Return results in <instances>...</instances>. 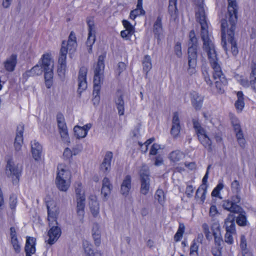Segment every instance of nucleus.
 Returning a JSON list of instances; mask_svg holds the SVG:
<instances>
[{
	"label": "nucleus",
	"mask_w": 256,
	"mask_h": 256,
	"mask_svg": "<svg viewBox=\"0 0 256 256\" xmlns=\"http://www.w3.org/2000/svg\"><path fill=\"white\" fill-rule=\"evenodd\" d=\"M140 180V192L144 195H146L150 188V172L146 166H142L139 172Z\"/></svg>",
	"instance_id": "nucleus-6"
},
{
	"label": "nucleus",
	"mask_w": 256,
	"mask_h": 256,
	"mask_svg": "<svg viewBox=\"0 0 256 256\" xmlns=\"http://www.w3.org/2000/svg\"><path fill=\"white\" fill-rule=\"evenodd\" d=\"M83 246L85 252L88 256H102V254L100 252H94L92 249V246L88 241L83 242Z\"/></svg>",
	"instance_id": "nucleus-33"
},
{
	"label": "nucleus",
	"mask_w": 256,
	"mask_h": 256,
	"mask_svg": "<svg viewBox=\"0 0 256 256\" xmlns=\"http://www.w3.org/2000/svg\"><path fill=\"white\" fill-rule=\"evenodd\" d=\"M24 130V124H19L17 127L16 136L14 142V146L16 151L20 150L23 144V133Z\"/></svg>",
	"instance_id": "nucleus-16"
},
{
	"label": "nucleus",
	"mask_w": 256,
	"mask_h": 256,
	"mask_svg": "<svg viewBox=\"0 0 256 256\" xmlns=\"http://www.w3.org/2000/svg\"><path fill=\"white\" fill-rule=\"evenodd\" d=\"M154 198L160 204H162L165 201V196L164 191L162 190L158 189L155 194Z\"/></svg>",
	"instance_id": "nucleus-46"
},
{
	"label": "nucleus",
	"mask_w": 256,
	"mask_h": 256,
	"mask_svg": "<svg viewBox=\"0 0 256 256\" xmlns=\"http://www.w3.org/2000/svg\"><path fill=\"white\" fill-rule=\"evenodd\" d=\"M11 244L12 247L16 254H18L20 252V246L18 243V238L11 240Z\"/></svg>",
	"instance_id": "nucleus-54"
},
{
	"label": "nucleus",
	"mask_w": 256,
	"mask_h": 256,
	"mask_svg": "<svg viewBox=\"0 0 256 256\" xmlns=\"http://www.w3.org/2000/svg\"><path fill=\"white\" fill-rule=\"evenodd\" d=\"M183 156L184 154L182 152L178 150H176L170 153L169 158L171 161L176 162L180 161Z\"/></svg>",
	"instance_id": "nucleus-42"
},
{
	"label": "nucleus",
	"mask_w": 256,
	"mask_h": 256,
	"mask_svg": "<svg viewBox=\"0 0 256 256\" xmlns=\"http://www.w3.org/2000/svg\"><path fill=\"white\" fill-rule=\"evenodd\" d=\"M192 123L194 128L196 130L197 135L198 134L204 132L206 131L201 126L200 123L198 121L194 120H192Z\"/></svg>",
	"instance_id": "nucleus-50"
},
{
	"label": "nucleus",
	"mask_w": 256,
	"mask_h": 256,
	"mask_svg": "<svg viewBox=\"0 0 256 256\" xmlns=\"http://www.w3.org/2000/svg\"><path fill=\"white\" fill-rule=\"evenodd\" d=\"M122 24L126 28V30L134 32V28L128 21L126 20H123Z\"/></svg>",
	"instance_id": "nucleus-63"
},
{
	"label": "nucleus",
	"mask_w": 256,
	"mask_h": 256,
	"mask_svg": "<svg viewBox=\"0 0 256 256\" xmlns=\"http://www.w3.org/2000/svg\"><path fill=\"white\" fill-rule=\"evenodd\" d=\"M181 126L178 112H174L173 114L172 120V126L170 130V134L174 138H177L180 132Z\"/></svg>",
	"instance_id": "nucleus-14"
},
{
	"label": "nucleus",
	"mask_w": 256,
	"mask_h": 256,
	"mask_svg": "<svg viewBox=\"0 0 256 256\" xmlns=\"http://www.w3.org/2000/svg\"><path fill=\"white\" fill-rule=\"evenodd\" d=\"M47 209L48 214V220L49 222V226H50L51 225L54 224V223L57 225L58 222L56 219L59 213L58 208L56 206L50 208V206L47 205Z\"/></svg>",
	"instance_id": "nucleus-21"
},
{
	"label": "nucleus",
	"mask_w": 256,
	"mask_h": 256,
	"mask_svg": "<svg viewBox=\"0 0 256 256\" xmlns=\"http://www.w3.org/2000/svg\"><path fill=\"white\" fill-rule=\"evenodd\" d=\"M235 214H238V216L236 217V222L240 226H245L246 225V212L242 208L240 212H236Z\"/></svg>",
	"instance_id": "nucleus-40"
},
{
	"label": "nucleus",
	"mask_w": 256,
	"mask_h": 256,
	"mask_svg": "<svg viewBox=\"0 0 256 256\" xmlns=\"http://www.w3.org/2000/svg\"><path fill=\"white\" fill-rule=\"evenodd\" d=\"M22 170L21 165L16 164L11 160L8 161L6 172L8 177L12 178L13 184H16L18 183Z\"/></svg>",
	"instance_id": "nucleus-5"
},
{
	"label": "nucleus",
	"mask_w": 256,
	"mask_h": 256,
	"mask_svg": "<svg viewBox=\"0 0 256 256\" xmlns=\"http://www.w3.org/2000/svg\"><path fill=\"white\" fill-rule=\"evenodd\" d=\"M174 51L176 55L178 58H181L182 56L181 44L177 42L174 46Z\"/></svg>",
	"instance_id": "nucleus-53"
},
{
	"label": "nucleus",
	"mask_w": 256,
	"mask_h": 256,
	"mask_svg": "<svg viewBox=\"0 0 256 256\" xmlns=\"http://www.w3.org/2000/svg\"><path fill=\"white\" fill-rule=\"evenodd\" d=\"M56 120L60 136L63 140H66L68 138V132L62 114H58Z\"/></svg>",
	"instance_id": "nucleus-13"
},
{
	"label": "nucleus",
	"mask_w": 256,
	"mask_h": 256,
	"mask_svg": "<svg viewBox=\"0 0 256 256\" xmlns=\"http://www.w3.org/2000/svg\"><path fill=\"white\" fill-rule=\"evenodd\" d=\"M200 36L203 42V49L206 52L210 62L214 70V78L217 80L218 78H220L221 76H224L222 71L220 64H218V58L214 46L209 38L208 33L201 34Z\"/></svg>",
	"instance_id": "nucleus-2"
},
{
	"label": "nucleus",
	"mask_w": 256,
	"mask_h": 256,
	"mask_svg": "<svg viewBox=\"0 0 256 256\" xmlns=\"http://www.w3.org/2000/svg\"><path fill=\"white\" fill-rule=\"evenodd\" d=\"M112 188V185L110 184L109 179L107 178H104L102 180V194L106 198L107 196L110 193Z\"/></svg>",
	"instance_id": "nucleus-31"
},
{
	"label": "nucleus",
	"mask_w": 256,
	"mask_h": 256,
	"mask_svg": "<svg viewBox=\"0 0 256 256\" xmlns=\"http://www.w3.org/2000/svg\"><path fill=\"white\" fill-rule=\"evenodd\" d=\"M250 78L251 88L256 93V64L252 66V72Z\"/></svg>",
	"instance_id": "nucleus-38"
},
{
	"label": "nucleus",
	"mask_w": 256,
	"mask_h": 256,
	"mask_svg": "<svg viewBox=\"0 0 256 256\" xmlns=\"http://www.w3.org/2000/svg\"><path fill=\"white\" fill-rule=\"evenodd\" d=\"M218 213V210L216 206L212 205L210 208L209 214L210 216H214Z\"/></svg>",
	"instance_id": "nucleus-64"
},
{
	"label": "nucleus",
	"mask_w": 256,
	"mask_h": 256,
	"mask_svg": "<svg viewBox=\"0 0 256 256\" xmlns=\"http://www.w3.org/2000/svg\"><path fill=\"white\" fill-rule=\"evenodd\" d=\"M204 0H192L197 8L196 16V20L201 26L200 35L208 33V24L204 8Z\"/></svg>",
	"instance_id": "nucleus-4"
},
{
	"label": "nucleus",
	"mask_w": 256,
	"mask_h": 256,
	"mask_svg": "<svg viewBox=\"0 0 256 256\" xmlns=\"http://www.w3.org/2000/svg\"><path fill=\"white\" fill-rule=\"evenodd\" d=\"M188 72L192 75L196 73V68L198 58V39L194 31L192 30L189 33V40L188 42Z\"/></svg>",
	"instance_id": "nucleus-3"
},
{
	"label": "nucleus",
	"mask_w": 256,
	"mask_h": 256,
	"mask_svg": "<svg viewBox=\"0 0 256 256\" xmlns=\"http://www.w3.org/2000/svg\"><path fill=\"white\" fill-rule=\"evenodd\" d=\"M162 21V16H158L153 26V32L158 40H160L162 35L163 28Z\"/></svg>",
	"instance_id": "nucleus-22"
},
{
	"label": "nucleus",
	"mask_w": 256,
	"mask_h": 256,
	"mask_svg": "<svg viewBox=\"0 0 256 256\" xmlns=\"http://www.w3.org/2000/svg\"><path fill=\"white\" fill-rule=\"evenodd\" d=\"M31 148L32 157L36 160H38L40 158L42 152V146L38 142L34 140L31 143Z\"/></svg>",
	"instance_id": "nucleus-24"
},
{
	"label": "nucleus",
	"mask_w": 256,
	"mask_h": 256,
	"mask_svg": "<svg viewBox=\"0 0 256 256\" xmlns=\"http://www.w3.org/2000/svg\"><path fill=\"white\" fill-rule=\"evenodd\" d=\"M50 228L48 230V239L46 241L50 244L52 245L55 243L61 234V229L58 226V224L56 225L55 223L51 225Z\"/></svg>",
	"instance_id": "nucleus-12"
},
{
	"label": "nucleus",
	"mask_w": 256,
	"mask_h": 256,
	"mask_svg": "<svg viewBox=\"0 0 256 256\" xmlns=\"http://www.w3.org/2000/svg\"><path fill=\"white\" fill-rule=\"evenodd\" d=\"M36 240L33 237H27L24 250L26 256H31L36 252L35 245Z\"/></svg>",
	"instance_id": "nucleus-25"
},
{
	"label": "nucleus",
	"mask_w": 256,
	"mask_h": 256,
	"mask_svg": "<svg viewBox=\"0 0 256 256\" xmlns=\"http://www.w3.org/2000/svg\"><path fill=\"white\" fill-rule=\"evenodd\" d=\"M160 148V146L157 144H154L150 150V155H156L157 151Z\"/></svg>",
	"instance_id": "nucleus-61"
},
{
	"label": "nucleus",
	"mask_w": 256,
	"mask_h": 256,
	"mask_svg": "<svg viewBox=\"0 0 256 256\" xmlns=\"http://www.w3.org/2000/svg\"><path fill=\"white\" fill-rule=\"evenodd\" d=\"M74 135L78 139L85 138L86 136V132L84 128L78 126H76L74 128Z\"/></svg>",
	"instance_id": "nucleus-45"
},
{
	"label": "nucleus",
	"mask_w": 256,
	"mask_h": 256,
	"mask_svg": "<svg viewBox=\"0 0 256 256\" xmlns=\"http://www.w3.org/2000/svg\"><path fill=\"white\" fill-rule=\"evenodd\" d=\"M216 87L219 92L222 93L224 92V86L227 84V80L225 76H221L217 80H215Z\"/></svg>",
	"instance_id": "nucleus-36"
},
{
	"label": "nucleus",
	"mask_w": 256,
	"mask_h": 256,
	"mask_svg": "<svg viewBox=\"0 0 256 256\" xmlns=\"http://www.w3.org/2000/svg\"><path fill=\"white\" fill-rule=\"evenodd\" d=\"M87 69L85 67L80 68L78 76V92L80 97L82 92L87 88L86 82Z\"/></svg>",
	"instance_id": "nucleus-11"
},
{
	"label": "nucleus",
	"mask_w": 256,
	"mask_h": 256,
	"mask_svg": "<svg viewBox=\"0 0 256 256\" xmlns=\"http://www.w3.org/2000/svg\"><path fill=\"white\" fill-rule=\"evenodd\" d=\"M76 212L80 218H82L84 214L85 198H78L76 200Z\"/></svg>",
	"instance_id": "nucleus-34"
},
{
	"label": "nucleus",
	"mask_w": 256,
	"mask_h": 256,
	"mask_svg": "<svg viewBox=\"0 0 256 256\" xmlns=\"http://www.w3.org/2000/svg\"><path fill=\"white\" fill-rule=\"evenodd\" d=\"M106 54L104 53L98 56L96 67L94 70V84H100L102 82L104 68V60Z\"/></svg>",
	"instance_id": "nucleus-7"
},
{
	"label": "nucleus",
	"mask_w": 256,
	"mask_h": 256,
	"mask_svg": "<svg viewBox=\"0 0 256 256\" xmlns=\"http://www.w3.org/2000/svg\"><path fill=\"white\" fill-rule=\"evenodd\" d=\"M143 70L147 74L152 68V60L150 56L148 55L144 56L142 60Z\"/></svg>",
	"instance_id": "nucleus-44"
},
{
	"label": "nucleus",
	"mask_w": 256,
	"mask_h": 256,
	"mask_svg": "<svg viewBox=\"0 0 256 256\" xmlns=\"http://www.w3.org/2000/svg\"><path fill=\"white\" fill-rule=\"evenodd\" d=\"M63 156L64 158L68 160L70 162V159L72 158V150L68 148H66L63 153Z\"/></svg>",
	"instance_id": "nucleus-60"
},
{
	"label": "nucleus",
	"mask_w": 256,
	"mask_h": 256,
	"mask_svg": "<svg viewBox=\"0 0 256 256\" xmlns=\"http://www.w3.org/2000/svg\"><path fill=\"white\" fill-rule=\"evenodd\" d=\"M131 188V177L127 175L121 184L120 192L124 196H127Z\"/></svg>",
	"instance_id": "nucleus-29"
},
{
	"label": "nucleus",
	"mask_w": 256,
	"mask_h": 256,
	"mask_svg": "<svg viewBox=\"0 0 256 256\" xmlns=\"http://www.w3.org/2000/svg\"><path fill=\"white\" fill-rule=\"evenodd\" d=\"M190 96L192 106L196 110H200L202 106L204 96L194 91L190 94Z\"/></svg>",
	"instance_id": "nucleus-17"
},
{
	"label": "nucleus",
	"mask_w": 256,
	"mask_h": 256,
	"mask_svg": "<svg viewBox=\"0 0 256 256\" xmlns=\"http://www.w3.org/2000/svg\"><path fill=\"white\" fill-rule=\"evenodd\" d=\"M238 100L235 102V106L236 109L242 110L244 107V94L242 92H237Z\"/></svg>",
	"instance_id": "nucleus-43"
},
{
	"label": "nucleus",
	"mask_w": 256,
	"mask_h": 256,
	"mask_svg": "<svg viewBox=\"0 0 256 256\" xmlns=\"http://www.w3.org/2000/svg\"><path fill=\"white\" fill-rule=\"evenodd\" d=\"M116 108L120 116H122L124 114V102L122 95H120L117 97L115 100Z\"/></svg>",
	"instance_id": "nucleus-37"
},
{
	"label": "nucleus",
	"mask_w": 256,
	"mask_h": 256,
	"mask_svg": "<svg viewBox=\"0 0 256 256\" xmlns=\"http://www.w3.org/2000/svg\"><path fill=\"white\" fill-rule=\"evenodd\" d=\"M228 12L221 20L222 45L226 52L230 47L232 53L236 56L238 50L234 38L238 22V6L236 0H228Z\"/></svg>",
	"instance_id": "nucleus-1"
},
{
	"label": "nucleus",
	"mask_w": 256,
	"mask_h": 256,
	"mask_svg": "<svg viewBox=\"0 0 256 256\" xmlns=\"http://www.w3.org/2000/svg\"><path fill=\"white\" fill-rule=\"evenodd\" d=\"M207 182L208 179L204 177L202 180V184L196 191V198L200 197L199 193H202V196H200V200L202 202V203H203L206 199V190L208 188V185L206 184Z\"/></svg>",
	"instance_id": "nucleus-28"
},
{
	"label": "nucleus",
	"mask_w": 256,
	"mask_h": 256,
	"mask_svg": "<svg viewBox=\"0 0 256 256\" xmlns=\"http://www.w3.org/2000/svg\"><path fill=\"white\" fill-rule=\"evenodd\" d=\"M198 139L202 146L208 150L210 152H212V142L209 137L206 134V131L202 134H198Z\"/></svg>",
	"instance_id": "nucleus-23"
},
{
	"label": "nucleus",
	"mask_w": 256,
	"mask_h": 256,
	"mask_svg": "<svg viewBox=\"0 0 256 256\" xmlns=\"http://www.w3.org/2000/svg\"><path fill=\"white\" fill-rule=\"evenodd\" d=\"M134 34V32L126 30H122L120 32V36L122 38L128 39L130 36Z\"/></svg>",
	"instance_id": "nucleus-62"
},
{
	"label": "nucleus",
	"mask_w": 256,
	"mask_h": 256,
	"mask_svg": "<svg viewBox=\"0 0 256 256\" xmlns=\"http://www.w3.org/2000/svg\"><path fill=\"white\" fill-rule=\"evenodd\" d=\"M212 224L211 229L213 235H218L220 234V224L218 220H213Z\"/></svg>",
	"instance_id": "nucleus-48"
},
{
	"label": "nucleus",
	"mask_w": 256,
	"mask_h": 256,
	"mask_svg": "<svg viewBox=\"0 0 256 256\" xmlns=\"http://www.w3.org/2000/svg\"><path fill=\"white\" fill-rule=\"evenodd\" d=\"M56 184L57 188L61 191L66 192L70 186V182L63 179H56Z\"/></svg>",
	"instance_id": "nucleus-39"
},
{
	"label": "nucleus",
	"mask_w": 256,
	"mask_h": 256,
	"mask_svg": "<svg viewBox=\"0 0 256 256\" xmlns=\"http://www.w3.org/2000/svg\"><path fill=\"white\" fill-rule=\"evenodd\" d=\"M77 44L76 42V38L75 34L72 32L69 36L68 42L62 41V46L60 52H62V49L64 48L66 52V55L67 54L68 51L70 52H73L76 49Z\"/></svg>",
	"instance_id": "nucleus-10"
},
{
	"label": "nucleus",
	"mask_w": 256,
	"mask_h": 256,
	"mask_svg": "<svg viewBox=\"0 0 256 256\" xmlns=\"http://www.w3.org/2000/svg\"><path fill=\"white\" fill-rule=\"evenodd\" d=\"M231 122L234 131H236V130L239 129V128H240V122L236 118H232Z\"/></svg>",
	"instance_id": "nucleus-58"
},
{
	"label": "nucleus",
	"mask_w": 256,
	"mask_h": 256,
	"mask_svg": "<svg viewBox=\"0 0 256 256\" xmlns=\"http://www.w3.org/2000/svg\"><path fill=\"white\" fill-rule=\"evenodd\" d=\"M113 157V154L111 152H107L105 154L104 160L100 164V169L104 173H108L111 168V161Z\"/></svg>",
	"instance_id": "nucleus-18"
},
{
	"label": "nucleus",
	"mask_w": 256,
	"mask_h": 256,
	"mask_svg": "<svg viewBox=\"0 0 256 256\" xmlns=\"http://www.w3.org/2000/svg\"><path fill=\"white\" fill-rule=\"evenodd\" d=\"M31 69L36 76L42 74L44 71L43 65L42 64V58L41 60L39 62L38 64L36 65Z\"/></svg>",
	"instance_id": "nucleus-47"
},
{
	"label": "nucleus",
	"mask_w": 256,
	"mask_h": 256,
	"mask_svg": "<svg viewBox=\"0 0 256 256\" xmlns=\"http://www.w3.org/2000/svg\"><path fill=\"white\" fill-rule=\"evenodd\" d=\"M236 216L230 213L226 218L225 220V225H226V232H230V234H236V230L235 228V220Z\"/></svg>",
	"instance_id": "nucleus-20"
},
{
	"label": "nucleus",
	"mask_w": 256,
	"mask_h": 256,
	"mask_svg": "<svg viewBox=\"0 0 256 256\" xmlns=\"http://www.w3.org/2000/svg\"><path fill=\"white\" fill-rule=\"evenodd\" d=\"M88 25V38L86 42V45L88 47V53L90 54L92 52V45L96 40V30L94 22L91 20L87 21Z\"/></svg>",
	"instance_id": "nucleus-9"
},
{
	"label": "nucleus",
	"mask_w": 256,
	"mask_h": 256,
	"mask_svg": "<svg viewBox=\"0 0 256 256\" xmlns=\"http://www.w3.org/2000/svg\"><path fill=\"white\" fill-rule=\"evenodd\" d=\"M17 198L16 195L12 194L10 198V206L12 210H14L16 206Z\"/></svg>",
	"instance_id": "nucleus-55"
},
{
	"label": "nucleus",
	"mask_w": 256,
	"mask_h": 256,
	"mask_svg": "<svg viewBox=\"0 0 256 256\" xmlns=\"http://www.w3.org/2000/svg\"><path fill=\"white\" fill-rule=\"evenodd\" d=\"M58 170L56 178L69 181L71 176L70 172L68 170L66 169L64 164H59L58 166Z\"/></svg>",
	"instance_id": "nucleus-26"
},
{
	"label": "nucleus",
	"mask_w": 256,
	"mask_h": 256,
	"mask_svg": "<svg viewBox=\"0 0 256 256\" xmlns=\"http://www.w3.org/2000/svg\"><path fill=\"white\" fill-rule=\"evenodd\" d=\"M224 186L222 181H219L218 184L212 190V196L215 197L219 196L220 192L224 188Z\"/></svg>",
	"instance_id": "nucleus-49"
},
{
	"label": "nucleus",
	"mask_w": 256,
	"mask_h": 256,
	"mask_svg": "<svg viewBox=\"0 0 256 256\" xmlns=\"http://www.w3.org/2000/svg\"><path fill=\"white\" fill-rule=\"evenodd\" d=\"M90 212L94 216L96 217L99 214V204L98 202L92 199L89 202Z\"/></svg>",
	"instance_id": "nucleus-41"
},
{
	"label": "nucleus",
	"mask_w": 256,
	"mask_h": 256,
	"mask_svg": "<svg viewBox=\"0 0 256 256\" xmlns=\"http://www.w3.org/2000/svg\"><path fill=\"white\" fill-rule=\"evenodd\" d=\"M198 245L196 244L195 240H194L192 242V245L190 248V256H192L194 252L198 254Z\"/></svg>",
	"instance_id": "nucleus-56"
},
{
	"label": "nucleus",
	"mask_w": 256,
	"mask_h": 256,
	"mask_svg": "<svg viewBox=\"0 0 256 256\" xmlns=\"http://www.w3.org/2000/svg\"><path fill=\"white\" fill-rule=\"evenodd\" d=\"M235 234H230V232H226L224 236L225 242L230 244H232L234 242L232 235Z\"/></svg>",
	"instance_id": "nucleus-57"
},
{
	"label": "nucleus",
	"mask_w": 256,
	"mask_h": 256,
	"mask_svg": "<svg viewBox=\"0 0 256 256\" xmlns=\"http://www.w3.org/2000/svg\"><path fill=\"white\" fill-rule=\"evenodd\" d=\"M222 206L224 209L230 212L236 213V212H240L242 207L238 205H234L232 200H224L222 202Z\"/></svg>",
	"instance_id": "nucleus-27"
},
{
	"label": "nucleus",
	"mask_w": 256,
	"mask_h": 256,
	"mask_svg": "<svg viewBox=\"0 0 256 256\" xmlns=\"http://www.w3.org/2000/svg\"><path fill=\"white\" fill-rule=\"evenodd\" d=\"M240 248L242 250H247V243L246 237L244 235H242L240 236Z\"/></svg>",
	"instance_id": "nucleus-59"
},
{
	"label": "nucleus",
	"mask_w": 256,
	"mask_h": 256,
	"mask_svg": "<svg viewBox=\"0 0 256 256\" xmlns=\"http://www.w3.org/2000/svg\"><path fill=\"white\" fill-rule=\"evenodd\" d=\"M232 191L236 194H238L240 191V186L239 182L237 180H234L231 184Z\"/></svg>",
	"instance_id": "nucleus-52"
},
{
	"label": "nucleus",
	"mask_w": 256,
	"mask_h": 256,
	"mask_svg": "<svg viewBox=\"0 0 256 256\" xmlns=\"http://www.w3.org/2000/svg\"><path fill=\"white\" fill-rule=\"evenodd\" d=\"M42 64L44 72V80H52L54 64L48 54L42 56Z\"/></svg>",
	"instance_id": "nucleus-8"
},
{
	"label": "nucleus",
	"mask_w": 256,
	"mask_h": 256,
	"mask_svg": "<svg viewBox=\"0 0 256 256\" xmlns=\"http://www.w3.org/2000/svg\"><path fill=\"white\" fill-rule=\"evenodd\" d=\"M99 228L100 226L98 224H94L92 230V234L94 240V244L96 246H98L101 242L100 232Z\"/></svg>",
	"instance_id": "nucleus-32"
},
{
	"label": "nucleus",
	"mask_w": 256,
	"mask_h": 256,
	"mask_svg": "<svg viewBox=\"0 0 256 256\" xmlns=\"http://www.w3.org/2000/svg\"><path fill=\"white\" fill-rule=\"evenodd\" d=\"M17 64V56L12 54L4 62L5 70L8 72L14 71Z\"/></svg>",
	"instance_id": "nucleus-19"
},
{
	"label": "nucleus",
	"mask_w": 256,
	"mask_h": 256,
	"mask_svg": "<svg viewBox=\"0 0 256 256\" xmlns=\"http://www.w3.org/2000/svg\"><path fill=\"white\" fill-rule=\"evenodd\" d=\"M66 51L64 48L62 49V52H60V56L58 58L59 66L58 69V75L61 78H64L65 74V72L66 68Z\"/></svg>",
	"instance_id": "nucleus-15"
},
{
	"label": "nucleus",
	"mask_w": 256,
	"mask_h": 256,
	"mask_svg": "<svg viewBox=\"0 0 256 256\" xmlns=\"http://www.w3.org/2000/svg\"><path fill=\"white\" fill-rule=\"evenodd\" d=\"M142 0H138L136 8L130 12V18L132 20H134L137 16L144 15L145 11L142 8Z\"/></svg>",
	"instance_id": "nucleus-30"
},
{
	"label": "nucleus",
	"mask_w": 256,
	"mask_h": 256,
	"mask_svg": "<svg viewBox=\"0 0 256 256\" xmlns=\"http://www.w3.org/2000/svg\"><path fill=\"white\" fill-rule=\"evenodd\" d=\"M77 186H76L75 192L76 198H85L84 193L82 189V184L80 182H76Z\"/></svg>",
	"instance_id": "nucleus-51"
},
{
	"label": "nucleus",
	"mask_w": 256,
	"mask_h": 256,
	"mask_svg": "<svg viewBox=\"0 0 256 256\" xmlns=\"http://www.w3.org/2000/svg\"><path fill=\"white\" fill-rule=\"evenodd\" d=\"M100 84H94L93 90V96L94 98L92 100L94 105L97 106L98 104L100 101Z\"/></svg>",
	"instance_id": "nucleus-35"
}]
</instances>
